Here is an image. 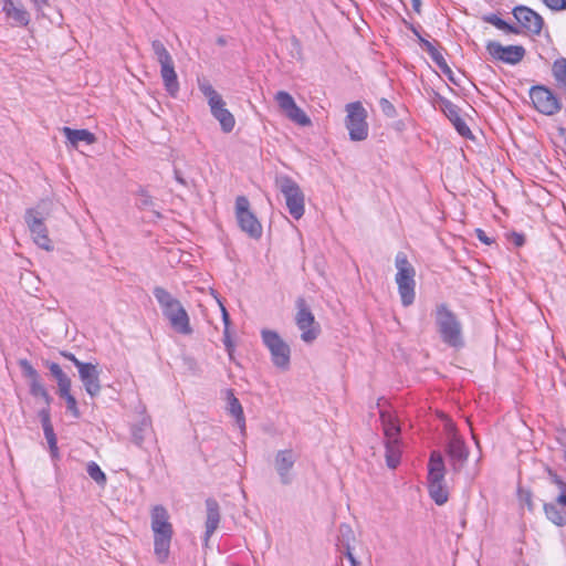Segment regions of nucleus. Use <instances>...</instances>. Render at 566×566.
Instances as JSON below:
<instances>
[{
	"instance_id": "a19ab883",
	"label": "nucleus",
	"mask_w": 566,
	"mask_h": 566,
	"mask_svg": "<svg viewBox=\"0 0 566 566\" xmlns=\"http://www.w3.org/2000/svg\"><path fill=\"white\" fill-rule=\"evenodd\" d=\"M379 106L381 108V112L387 116V117H395L396 115V108L395 106L386 98H381L379 101Z\"/></svg>"
},
{
	"instance_id": "c756f323",
	"label": "nucleus",
	"mask_w": 566,
	"mask_h": 566,
	"mask_svg": "<svg viewBox=\"0 0 566 566\" xmlns=\"http://www.w3.org/2000/svg\"><path fill=\"white\" fill-rule=\"evenodd\" d=\"M228 400H229V407H228L229 412L233 417H235L237 423L243 429L245 426V420H244L243 409H242L240 401L238 400V398H235L233 396L232 392L229 394Z\"/></svg>"
},
{
	"instance_id": "5fc2aeb1",
	"label": "nucleus",
	"mask_w": 566,
	"mask_h": 566,
	"mask_svg": "<svg viewBox=\"0 0 566 566\" xmlns=\"http://www.w3.org/2000/svg\"><path fill=\"white\" fill-rule=\"evenodd\" d=\"M412 2V9L417 12H421V0H411Z\"/></svg>"
},
{
	"instance_id": "4468645a",
	"label": "nucleus",
	"mask_w": 566,
	"mask_h": 566,
	"mask_svg": "<svg viewBox=\"0 0 566 566\" xmlns=\"http://www.w3.org/2000/svg\"><path fill=\"white\" fill-rule=\"evenodd\" d=\"M24 218L34 242L44 250H51V240L44 224L45 213L41 212L39 208H31L27 210Z\"/></svg>"
},
{
	"instance_id": "7ed1b4c3",
	"label": "nucleus",
	"mask_w": 566,
	"mask_h": 566,
	"mask_svg": "<svg viewBox=\"0 0 566 566\" xmlns=\"http://www.w3.org/2000/svg\"><path fill=\"white\" fill-rule=\"evenodd\" d=\"M198 87L208 102L211 115L219 122L221 130L226 134L231 133L235 126V118L226 107L222 96L206 78H198Z\"/></svg>"
},
{
	"instance_id": "cd10ccee",
	"label": "nucleus",
	"mask_w": 566,
	"mask_h": 566,
	"mask_svg": "<svg viewBox=\"0 0 566 566\" xmlns=\"http://www.w3.org/2000/svg\"><path fill=\"white\" fill-rule=\"evenodd\" d=\"M559 504L555 503H545L544 512L546 517L557 526L566 525V510L559 509Z\"/></svg>"
},
{
	"instance_id": "de8ad7c7",
	"label": "nucleus",
	"mask_w": 566,
	"mask_h": 566,
	"mask_svg": "<svg viewBox=\"0 0 566 566\" xmlns=\"http://www.w3.org/2000/svg\"><path fill=\"white\" fill-rule=\"evenodd\" d=\"M476 238L484 244L490 245L494 242L493 239L486 235V233L482 229L475 230Z\"/></svg>"
},
{
	"instance_id": "69168bd1",
	"label": "nucleus",
	"mask_w": 566,
	"mask_h": 566,
	"mask_svg": "<svg viewBox=\"0 0 566 566\" xmlns=\"http://www.w3.org/2000/svg\"><path fill=\"white\" fill-rule=\"evenodd\" d=\"M559 132H560L562 135H564L565 134V128H560Z\"/></svg>"
},
{
	"instance_id": "13d9d810",
	"label": "nucleus",
	"mask_w": 566,
	"mask_h": 566,
	"mask_svg": "<svg viewBox=\"0 0 566 566\" xmlns=\"http://www.w3.org/2000/svg\"><path fill=\"white\" fill-rule=\"evenodd\" d=\"M557 488L560 490V493H565L566 494V482L565 481H558L557 482Z\"/></svg>"
},
{
	"instance_id": "0eeeda50",
	"label": "nucleus",
	"mask_w": 566,
	"mask_h": 566,
	"mask_svg": "<svg viewBox=\"0 0 566 566\" xmlns=\"http://www.w3.org/2000/svg\"><path fill=\"white\" fill-rule=\"evenodd\" d=\"M347 113L345 126L349 138L354 142H361L368 137L367 111L360 102L348 103L345 106Z\"/></svg>"
},
{
	"instance_id": "680f3d73",
	"label": "nucleus",
	"mask_w": 566,
	"mask_h": 566,
	"mask_svg": "<svg viewBox=\"0 0 566 566\" xmlns=\"http://www.w3.org/2000/svg\"><path fill=\"white\" fill-rule=\"evenodd\" d=\"M562 452H563V459H564V460H565V462H566V444H565V446H563Z\"/></svg>"
},
{
	"instance_id": "4c0bfd02",
	"label": "nucleus",
	"mask_w": 566,
	"mask_h": 566,
	"mask_svg": "<svg viewBox=\"0 0 566 566\" xmlns=\"http://www.w3.org/2000/svg\"><path fill=\"white\" fill-rule=\"evenodd\" d=\"M56 381H57V386H59V395L60 396L71 394L70 392L71 379L66 376V374L63 375L61 378H59Z\"/></svg>"
},
{
	"instance_id": "09e8293b",
	"label": "nucleus",
	"mask_w": 566,
	"mask_h": 566,
	"mask_svg": "<svg viewBox=\"0 0 566 566\" xmlns=\"http://www.w3.org/2000/svg\"><path fill=\"white\" fill-rule=\"evenodd\" d=\"M139 203L144 208L149 207L153 205V198L149 195L142 192L139 196Z\"/></svg>"
},
{
	"instance_id": "f03ea898",
	"label": "nucleus",
	"mask_w": 566,
	"mask_h": 566,
	"mask_svg": "<svg viewBox=\"0 0 566 566\" xmlns=\"http://www.w3.org/2000/svg\"><path fill=\"white\" fill-rule=\"evenodd\" d=\"M436 326L444 344L460 349L464 347L462 324L458 316L446 305L439 304L436 307Z\"/></svg>"
},
{
	"instance_id": "8fccbe9b",
	"label": "nucleus",
	"mask_w": 566,
	"mask_h": 566,
	"mask_svg": "<svg viewBox=\"0 0 566 566\" xmlns=\"http://www.w3.org/2000/svg\"><path fill=\"white\" fill-rule=\"evenodd\" d=\"M220 308H221V312H222V321H223V324H224V328H229L230 329V316H229V313L228 311L226 310V307L222 305V303H220Z\"/></svg>"
},
{
	"instance_id": "ddd939ff",
	"label": "nucleus",
	"mask_w": 566,
	"mask_h": 566,
	"mask_svg": "<svg viewBox=\"0 0 566 566\" xmlns=\"http://www.w3.org/2000/svg\"><path fill=\"white\" fill-rule=\"evenodd\" d=\"M275 102L280 111L293 123L306 127L312 125L311 118L306 115V113L300 108L293 96L285 92L279 91L274 96Z\"/></svg>"
},
{
	"instance_id": "864d4df0",
	"label": "nucleus",
	"mask_w": 566,
	"mask_h": 566,
	"mask_svg": "<svg viewBox=\"0 0 566 566\" xmlns=\"http://www.w3.org/2000/svg\"><path fill=\"white\" fill-rule=\"evenodd\" d=\"M548 475L552 480V482L557 486V482L558 481H562V479L554 472L552 471L551 469H548Z\"/></svg>"
},
{
	"instance_id": "bf43d9fd",
	"label": "nucleus",
	"mask_w": 566,
	"mask_h": 566,
	"mask_svg": "<svg viewBox=\"0 0 566 566\" xmlns=\"http://www.w3.org/2000/svg\"><path fill=\"white\" fill-rule=\"evenodd\" d=\"M32 1L38 9H41L43 6L46 4V0H32Z\"/></svg>"
},
{
	"instance_id": "338daca9",
	"label": "nucleus",
	"mask_w": 566,
	"mask_h": 566,
	"mask_svg": "<svg viewBox=\"0 0 566 566\" xmlns=\"http://www.w3.org/2000/svg\"><path fill=\"white\" fill-rule=\"evenodd\" d=\"M565 146H566V136H565Z\"/></svg>"
},
{
	"instance_id": "a878e982",
	"label": "nucleus",
	"mask_w": 566,
	"mask_h": 566,
	"mask_svg": "<svg viewBox=\"0 0 566 566\" xmlns=\"http://www.w3.org/2000/svg\"><path fill=\"white\" fill-rule=\"evenodd\" d=\"M386 463L388 468L396 469L400 463L401 450L399 440H386Z\"/></svg>"
},
{
	"instance_id": "2eb2a0df",
	"label": "nucleus",
	"mask_w": 566,
	"mask_h": 566,
	"mask_svg": "<svg viewBox=\"0 0 566 566\" xmlns=\"http://www.w3.org/2000/svg\"><path fill=\"white\" fill-rule=\"evenodd\" d=\"M512 14L515 20L520 23V29H524L525 32L532 35H539L543 27L544 19L541 14L532 10L526 6H516L512 10Z\"/></svg>"
},
{
	"instance_id": "9d476101",
	"label": "nucleus",
	"mask_w": 566,
	"mask_h": 566,
	"mask_svg": "<svg viewBox=\"0 0 566 566\" xmlns=\"http://www.w3.org/2000/svg\"><path fill=\"white\" fill-rule=\"evenodd\" d=\"M296 308L295 323L302 332L301 338L305 343H312L321 332L319 325L315 322V317L304 298H297Z\"/></svg>"
},
{
	"instance_id": "b1692460",
	"label": "nucleus",
	"mask_w": 566,
	"mask_h": 566,
	"mask_svg": "<svg viewBox=\"0 0 566 566\" xmlns=\"http://www.w3.org/2000/svg\"><path fill=\"white\" fill-rule=\"evenodd\" d=\"M447 452L452 461L463 463L468 459V450L464 442L455 436L449 441Z\"/></svg>"
},
{
	"instance_id": "37998d69",
	"label": "nucleus",
	"mask_w": 566,
	"mask_h": 566,
	"mask_svg": "<svg viewBox=\"0 0 566 566\" xmlns=\"http://www.w3.org/2000/svg\"><path fill=\"white\" fill-rule=\"evenodd\" d=\"M50 406H46L44 408H42L40 411H39V418L41 420V423H42V427H45V426H51V418H50Z\"/></svg>"
},
{
	"instance_id": "20e7f679",
	"label": "nucleus",
	"mask_w": 566,
	"mask_h": 566,
	"mask_svg": "<svg viewBox=\"0 0 566 566\" xmlns=\"http://www.w3.org/2000/svg\"><path fill=\"white\" fill-rule=\"evenodd\" d=\"M446 465L442 454L432 451L428 463L429 495L437 505H443L449 499V492L444 484Z\"/></svg>"
},
{
	"instance_id": "e2e57ef3",
	"label": "nucleus",
	"mask_w": 566,
	"mask_h": 566,
	"mask_svg": "<svg viewBox=\"0 0 566 566\" xmlns=\"http://www.w3.org/2000/svg\"><path fill=\"white\" fill-rule=\"evenodd\" d=\"M411 30L418 36L419 40H420V38H422L415 28H411Z\"/></svg>"
},
{
	"instance_id": "3c124183",
	"label": "nucleus",
	"mask_w": 566,
	"mask_h": 566,
	"mask_svg": "<svg viewBox=\"0 0 566 566\" xmlns=\"http://www.w3.org/2000/svg\"><path fill=\"white\" fill-rule=\"evenodd\" d=\"M63 356L65 358H67L69 360H71L77 369H80V366L81 365H85L86 363H82L81 360H78L72 353H63Z\"/></svg>"
},
{
	"instance_id": "052dcab7",
	"label": "nucleus",
	"mask_w": 566,
	"mask_h": 566,
	"mask_svg": "<svg viewBox=\"0 0 566 566\" xmlns=\"http://www.w3.org/2000/svg\"><path fill=\"white\" fill-rule=\"evenodd\" d=\"M175 176H176V180H177L178 182H180L181 185H186L185 179L180 176V174H179V171H178V170H176V171H175Z\"/></svg>"
},
{
	"instance_id": "393cba45",
	"label": "nucleus",
	"mask_w": 566,
	"mask_h": 566,
	"mask_svg": "<svg viewBox=\"0 0 566 566\" xmlns=\"http://www.w3.org/2000/svg\"><path fill=\"white\" fill-rule=\"evenodd\" d=\"M380 420L386 440H399L400 427L396 419L388 412H380Z\"/></svg>"
},
{
	"instance_id": "72a5a7b5",
	"label": "nucleus",
	"mask_w": 566,
	"mask_h": 566,
	"mask_svg": "<svg viewBox=\"0 0 566 566\" xmlns=\"http://www.w3.org/2000/svg\"><path fill=\"white\" fill-rule=\"evenodd\" d=\"M43 431L52 457H57V441L53 430V426L51 424L43 427Z\"/></svg>"
},
{
	"instance_id": "9b49d317",
	"label": "nucleus",
	"mask_w": 566,
	"mask_h": 566,
	"mask_svg": "<svg viewBox=\"0 0 566 566\" xmlns=\"http://www.w3.org/2000/svg\"><path fill=\"white\" fill-rule=\"evenodd\" d=\"M235 216L242 231L251 238L259 239L262 235V226L250 211V202L247 197L239 196L235 200Z\"/></svg>"
},
{
	"instance_id": "423d86ee",
	"label": "nucleus",
	"mask_w": 566,
	"mask_h": 566,
	"mask_svg": "<svg viewBox=\"0 0 566 566\" xmlns=\"http://www.w3.org/2000/svg\"><path fill=\"white\" fill-rule=\"evenodd\" d=\"M151 48L157 62L160 64V75L164 86L170 96L176 97L179 92V82L175 71L174 60L161 41L154 40Z\"/></svg>"
},
{
	"instance_id": "6ab92c4d",
	"label": "nucleus",
	"mask_w": 566,
	"mask_h": 566,
	"mask_svg": "<svg viewBox=\"0 0 566 566\" xmlns=\"http://www.w3.org/2000/svg\"><path fill=\"white\" fill-rule=\"evenodd\" d=\"M172 534V528L154 533V553L159 563H166L168 559Z\"/></svg>"
},
{
	"instance_id": "0e129e2a",
	"label": "nucleus",
	"mask_w": 566,
	"mask_h": 566,
	"mask_svg": "<svg viewBox=\"0 0 566 566\" xmlns=\"http://www.w3.org/2000/svg\"><path fill=\"white\" fill-rule=\"evenodd\" d=\"M218 43L223 44V43H224V41L220 38V39L218 40Z\"/></svg>"
},
{
	"instance_id": "39448f33",
	"label": "nucleus",
	"mask_w": 566,
	"mask_h": 566,
	"mask_svg": "<svg viewBox=\"0 0 566 566\" xmlns=\"http://www.w3.org/2000/svg\"><path fill=\"white\" fill-rule=\"evenodd\" d=\"M395 264L397 268L396 283L398 285V292L402 305L407 307L413 303L416 296V271L403 252H399L396 255Z\"/></svg>"
},
{
	"instance_id": "79ce46f5",
	"label": "nucleus",
	"mask_w": 566,
	"mask_h": 566,
	"mask_svg": "<svg viewBox=\"0 0 566 566\" xmlns=\"http://www.w3.org/2000/svg\"><path fill=\"white\" fill-rule=\"evenodd\" d=\"M543 2L552 10L559 11L566 9V0H543Z\"/></svg>"
},
{
	"instance_id": "412c9836",
	"label": "nucleus",
	"mask_w": 566,
	"mask_h": 566,
	"mask_svg": "<svg viewBox=\"0 0 566 566\" xmlns=\"http://www.w3.org/2000/svg\"><path fill=\"white\" fill-rule=\"evenodd\" d=\"M62 133L74 148H77L80 143L92 145L96 142L95 135L87 129H73L65 126L62 128Z\"/></svg>"
},
{
	"instance_id": "f704fd0d",
	"label": "nucleus",
	"mask_w": 566,
	"mask_h": 566,
	"mask_svg": "<svg viewBox=\"0 0 566 566\" xmlns=\"http://www.w3.org/2000/svg\"><path fill=\"white\" fill-rule=\"evenodd\" d=\"M19 366L21 367L23 376L28 378L29 382L40 377L39 373L33 368L29 360L20 359Z\"/></svg>"
},
{
	"instance_id": "5701e85b",
	"label": "nucleus",
	"mask_w": 566,
	"mask_h": 566,
	"mask_svg": "<svg viewBox=\"0 0 566 566\" xmlns=\"http://www.w3.org/2000/svg\"><path fill=\"white\" fill-rule=\"evenodd\" d=\"M3 12L7 17L14 20L20 27H25L30 22V14L22 7H17L12 0H4Z\"/></svg>"
},
{
	"instance_id": "f8f14e48",
	"label": "nucleus",
	"mask_w": 566,
	"mask_h": 566,
	"mask_svg": "<svg viewBox=\"0 0 566 566\" xmlns=\"http://www.w3.org/2000/svg\"><path fill=\"white\" fill-rule=\"evenodd\" d=\"M485 49L492 60L511 65L520 63L526 54V51L522 45L504 46L497 41H489Z\"/></svg>"
},
{
	"instance_id": "a211bd4d",
	"label": "nucleus",
	"mask_w": 566,
	"mask_h": 566,
	"mask_svg": "<svg viewBox=\"0 0 566 566\" xmlns=\"http://www.w3.org/2000/svg\"><path fill=\"white\" fill-rule=\"evenodd\" d=\"M78 375L86 392L91 397L97 396L101 391V385L98 379L99 373L97 370V366L91 363L81 365L78 369Z\"/></svg>"
},
{
	"instance_id": "bb28decb",
	"label": "nucleus",
	"mask_w": 566,
	"mask_h": 566,
	"mask_svg": "<svg viewBox=\"0 0 566 566\" xmlns=\"http://www.w3.org/2000/svg\"><path fill=\"white\" fill-rule=\"evenodd\" d=\"M482 21L494 25L496 29L503 31L505 34H520L521 30L518 27L507 23L495 13H489L482 15Z\"/></svg>"
},
{
	"instance_id": "ea45409f",
	"label": "nucleus",
	"mask_w": 566,
	"mask_h": 566,
	"mask_svg": "<svg viewBox=\"0 0 566 566\" xmlns=\"http://www.w3.org/2000/svg\"><path fill=\"white\" fill-rule=\"evenodd\" d=\"M223 344H224V347L228 352V355L230 357V359H233V353H234V344H233V340L230 336V329L229 328H224L223 329Z\"/></svg>"
},
{
	"instance_id": "e433bc0d",
	"label": "nucleus",
	"mask_w": 566,
	"mask_h": 566,
	"mask_svg": "<svg viewBox=\"0 0 566 566\" xmlns=\"http://www.w3.org/2000/svg\"><path fill=\"white\" fill-rule=\"evenodd\" d=\"M454 126V128L457 129V132L463 136V137H469L471 136V130L470 128L468 127V125L465 124V122L461 118V116L459 118H455L454 120L451 122Z\"/></svg>"
},
{
	"instance_id": "aec40b11",
	"label": "nucleus",
	"mask_w": 566,
	"mask_h": 566,
	"mask_svg": "<svg viewBox=\"0 0 566 566\" xmlns=\"http://www.w3.org/2000/svg\"><path fill=\"white\" fill-rule=\"evenodd\" d=\"M206 507H207V520H206L205 537H206V541H208L219 526L220 507H219L218 502L214 499H207Z\"/></svg>"
},
{
	"instance_id": "c9c22d12",
	"label": "nucleus",
	"mask_w": 566,
	"mask_h": 566,
	"mask_svg": "<svg viewBox=\"0 0 566 566\" xmlns=\"http://www.w3.org/2000/svg\"><path fill=\"white\" fill-rule=\"evenodd\" d=\"M149 427V422L146 420H143L138 427H135L133 429V440L134 442L140 447L144 442V431L147 430Z\"/></svg>"
},
{
	"instance_id": "7c9ffc66",
	"label": "nucleus",
	"mask_w": 566,
	"mask_h": 566,
	"mask_svg": "<svg viewBox=\"0 0 566 566\" xmlns=\"http://www.w3.org/2000/svg\"><path fill=\"white\" fill-rule=\"evenodd\" d=\"M29 386L32 396L41 398L44 401V405L50 406L52 399L45 387L42 385L40 377L30 381Z\"/></svg>"
},
{
	"instance_id": "1a4fd4ad",
	"label": "nucleus",
	"mask_w": 566,
	"mask_h": 566,
	"mask_svg": "<svg viewBox=\"0 0 566 566\" xmlns=\"http://www.w3.org/2000/svg\"><path fill=\"white\" fill-rule=\"evenodd\" d=\"M261 337L264 345L271 353L274 366L282 370L289 369L291 358L290 346L275 331L262 329Z\"/></svg>"
},
{
	"instance_id": "2f4dec72",
	"label": "nucleus",
	"mask_w": 566,
	"mask_h": 566,
	"mask_svg": "<svg viewBox=\"0 0 566 566\" xmlns=\"http://www.w3.org/2000/svg\"><path fill=\"white\" fill-rule=\"evenodd\" d=\"M420 44L422 49L428 52V54L431 56V59L434 61L437 65L444 64V57L442 54L433 46V44L429 41H427L423 38H420Z\"/></svg>"
},
{
	"instance_id": "4d7b16f0",
	"label": "nucleus",
	"mask_w": 566,
	"mask_h": 566,
	"mask_svg": "<svg viewBox=\"0 0 566 566\" xmlns=\"http://www.w3.org/2000/svg\"><path fill=\"white\" fill-rule=\"evenodd\" d=\"M346 556L349 559L352 566H357L358 563H357V560L355 559V557L353 556V554L350 553L349 549H347Z\"/></svg>"
},
{
	"instance_id": "f257e3e1",
	"label": "nucleus",
	"mask_w": 566,
	"mask_h": 566,
	"mask_svg": "<svg viewBox=\"0 0 566 566\" xmlns=\"http://www.w3.org/2000/svg\"><path fill=\"white\" fill-rule=\"evenodd\" d=\"M154 296L159 303L164 316L169 321L171 328L179 334L190 335L192 327L189 315L181 303L160 286L154 289Z\"/></svg>"
},
{
	"instance_id": "f3484780",
	"label": "nucleus",
	"mask_w": 566,
	"mask_h": 566,
	"mask_svg": "<svg viewBox=\"0 0 566 566\" xmlns=\"http://www.w3.org/2000/svg\"><path fill=\"white\" fill-rule=\"evenodd\" d=\"M296 461V455L292 449L280 450L274 458V468L283 484L287 485L292 482L291 471Z\"/></svg>"
},
{
	"instance_id": "dca6fc26",
	"label": "nucleus",
	"mask_w": 566,
	"mask_h": 566,
	"mask_svg": "<svg viewBox=\"0 0 566 566\" xmlns=\"http://www.w3.org/2000/svg\"><path fill=\"white\" fill-rule=\"evenodd\" d=\"M530 97L535 108L545 114L553 115L560 109V103L554 93L545 86H534L530 92Z\"/></svg>"
},
{
	"instance_id": "a18cd8bd",
	"label": "nucleus",
	"mask_w": 566,
	"mask_h": 566,
	"mask_svg": "<svg viewBox=\"0 0 566 566\" xmlns=\"http://www.w3.org/2000/svg\"><path fill=\"white\" fill-rule=\"evenodd\" d=\"M509 240L515 245V247H522L525 243V238L522 233L512 232L509 234Z\"/></svg>"
},
{
	"instance_id": "473e14b6",
	"label": "nucleus",
	"mask_w": 566,
	"mask_h": 566,
	"mask_svg": "<svg viewBox=\"0 0 566 566\" xmlns=\"http://www.w3.org/2000/svg\"><path fill=\"white\" fill-rule=\"evenodd\" d=\"M86 470L91 479H93L97 484L104 485L106 483V475L96 462H88Z\"/></svg>"
},
{
	"instance_id": "6e6552de",
	"label": "nucleus",
	"mask_w": 566,
	"mask_h": 566,
	"mask_svg": "<svg viewBox=\"0 0 566 566\" xmlns=\"http://www.w3.org/2000/svg\"><path fill=\"white\" fill-rule=\"evenodd\" d=\"M277 188L283 195L290 214L298 220L305 211V197L300 186L290 177H281L276 180Z\"/></svg>"
},
{
	"instance_id": "c03bdc74",
	"label": "nucleus",
	"mask_w": 566,
	"mask_h": 566,
	"mask_svg": "<svg viewBox=\"0 0 566 566\" xmlns=\"http://www.w3.org/2000/svg\"><path fill=\"white\" fill-rule=\"evenodd\" d=\"M520 500L527 506L530 511H533L532 493L530 491L520 490Z\"/></svg>"
},
{
	"instance_id": "603ef678",
	"label": "nucleus",
	"mask_w": 566,
	"mask_h": 566,
	"mask_svg": "<svg viewBox=\"0 0 566 566\" xmlns=\"http://www.w3.org/2000/svg\"><path fill=\"white\" fill-rule=\"evenodd\" d=\"M438 66H439V69H440V70H441L446 75H448V76H449V78H450L451 81H453V78H452V76H451L452 71H451V69L449 67V65H448V63H447V61H446V60H444V64H441V65H438Z\"/></svg>"
},
{
	"instance_id": "6e6d98bb",
	"label": "nucleus",
	"mask_w": 566,
	"mask_h": 566,
	"mask_svg": "<svg viewBox=\"0 0 566 566\" xmlns=\"http://www.w3.org/2000/svg\"><path fill=\"white\" fill-rule=\"evenodd\" d=\"M557 504L566 507V494L560 493L556 499Z\"/></svg>"
},
{
	"instance_id": "4be33fe9",
	"label": "nucleus",
	"mask_w": 566,
	"mask_h": 566,
	"mask_svg": "<svg viewBox=\"0 0 566 566\" xmlns=\"http://www.w3.org/2000/svg\"><path fill=\"white\" fill-rule=\"evenodd\" d=\"M150 517L153 533H157V531L161 530L172 528V525L169 522L168 511L163 505L154 506Z\"/></svg>"
},
{
	"instance_id": "58836bf2",
	"label": "nucleus",
	"mask_w": 566,
	"mask_h": 566,
	"mask_svg": "<svg viewBox=\"0 0 566 566\" xmlns=\"http://www.w3.org/2000/svg\"><path fill=\"white\" fill-rule=\"evenodd\" d=\"M61 397L66 400L67 410L71 411L75 418H78L80 411H78L77 402H76V399L74 398V396H72L71 394H67V395H64Z\"/></svg>"
},
{
	"instance_id": "c85d7f7f",
	"label": "nucleus",
	"mask_w": 566,
	"mask_h": 566,
	"mask_svg": "<svg viewBox=\"0 0 566 566\" xmlns=\"http://www.w3.org/2000/svg\"><path fill=\"white\" fill-rule=\"evenodd\" d=\"M437 104L439 108L444 113V115L450 119V122L460 117V109L458 106L446 97L438 95Z\"/></svg>"
},
{
	"instance_id": "49530a36",
	"label": "nucleus",
	"mask_w": 566,
	"mask_h": 566,
	"mask_svg": "<svg viewBox=\"0 0 566 566\" xmlns=\"http://www.w3.org/2000/svg\"><path fill=\"white\" fill-rule=\"evenodd\" d=\"M49 369L52 374V376L57 380L59 378H61L63 375H65V373L62 370V368L60 367L59 364L56 363H51L50 366H49Z\"/></svg>"
}]
</instances>
